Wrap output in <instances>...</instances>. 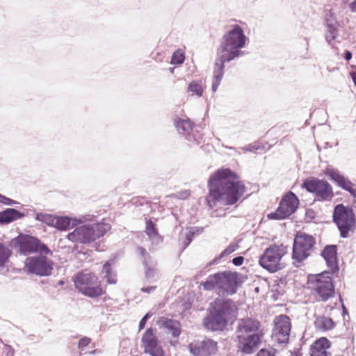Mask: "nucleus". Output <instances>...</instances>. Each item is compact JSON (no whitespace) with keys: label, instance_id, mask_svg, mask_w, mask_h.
Returning a JSON list of instances; mask_svg holds the SVG:
<instances>
[{"label":"nucleus","instance_id":"473e14b6","mask_svg":"<svg viewBox=\"0 0 356 356\" xmlns=\"http://www.w3.org/2000/svg\"><path fill=\"white\" fill-rule=\"evenodd\" d=\"M331 346V342L325 337H321L315 341L316 351H326Z\"/></svg>","mask_w":356,"mask_h":356},{"label":"nucleus","instance_id":"aec40b11","mask_svg":"<svg viewBox=\"0 0 356 356\" xmlns=\"http://www.w3.org/2000/svg\"><path fill=\"white\" fill-rule=\"evenodd\" d=\"M260 323L252 318H243L237 320L234 337H244L250 334H259L257 331Z\"/></svg>","mask_w":356,"mask_h":356},{"label":"nucleus","instance_id":"9d476101","mask_svg":"<svg viewBox=\"0 0 356 356\" xmlns=\"http://www.w3.org/2000/svg\"><path fill=\"white\" fill-rule=\"evenodd\" d=\"M74 286L86 296L94 298L104 293L98 277L93 273H79L76 275Z\"/></svg>","mask_w":356,"mask_h":356},{"label":"nucleus","instance_id":"4be33fe9","mask_svg":"<svg viewBox=\"0 0 356 356\" xmlns=\"http://www.w3.org/2000/svg\"><path fill=\"white\" fill-rule=\"evenodd\" d=\"M321 254L325 259L327 266L330 269L331 273H334L339 271V266L337 261V245H325Z\"/></svg>","mask_w":356,"mask_h":356},{"label":"nucleus","instance_id":"5701e85b","mask_svg":"<svg viewBox=\"0 0 356 356\" xmlns=\"http://www.w3.org/2000/svg\"><path fill=\"white\" fill-rule=\"evenodd\" d=\"M25 216L24 213H22L13 208H8L5 210L0 211V224L7 225L17 219L22 218Z\"/></svg>","mask_w":356,"mask_h":356},{"label":"nucleus","instance_id":"412c9836","mask_svg":"<svg viewBox=\"0 0 356 356\" xmlns=\"http://www.w3.org/2000/svg\"><path fill=\"white\" fill-rule=\"evenodd\" d=\"M325 173L339 187L348 191L353 197L356 198V189L353 188L354 184L341 174L339 170L332 168H327Z\"/></svg>","mask_w":356,"mask_h":356},{"label":"nucleus","instance_id":"bb28decb","mask_svg":"<svg viewBox=\"0 0 356 356\" xmlns=\"http://www.w3.org/2000/svg\"><path fill=\"white\" fill-rule=\"evenodd\" d=\"M145 232L152 240L161 241L156 227V224L152 220H146Z\"/></svg>","mask_w":356,"mask_h":356},{"label":"nucleus","instance_id":"c85d7f7f","mask_svg":"<svg viewBox=\"0 0 356 356\" xmlns=\"http://www.w3.org/2000/svg\"><path fill=\"white\" fill-rule=\"evenodd\" d=\"M145 267V274L147 279L153 278L156 274V262L154 259L145 261L143 264Z\"/></svg>","mask_w":356,"mask_h":356},{"label":"nucleus","instance_id":"f03ea898","mask_svg":"<svg viewBox=\"0 0 356 356\" xmlns=\"http://www.w3.org/2000/svg\"><path fill=\"white\" fill-rule=\"evenodd\" d=\"M248 38L243 29L235 24L232 29L224 34L220 46L217 49V57L215 60L212 91L216 92L224 75L225 63L245 55L241 49L245 46Z\"/></svg>","mask_w":356,"mask_h":356},{"label":"nucleus","instance_id":"f704fd0d","mask_svg":"<svg viewBox=\"0 0 356 356\" xmlns=\"http://www.w3.org/2000/svg\"><path fill=\"white\" fill-rule=\"evenodd\" d=\"M185 60L184 53L181 50H177L175 51L171 57V64L180 65L184 63Z\"/></svg>","mask_w":356,"mask_h":356},{"label":"nucleus","instance_id":"a211bd4d","mask_svg":"<svg viewBox=\"0 0 356 356\" xmlns=\"http://www.w3.org/2000/svg\"><path fill=\"white\" fill-rule=\"evenodd\" d=\"M234 341L238 352L250 355L253 353L259 347L261 342L259 334H249L244 337H234Z\"/></svg>","mask_w":356,"mask_h":356},{"label":"nucleus","instance_id":"393cba45","mask_svg":"<svg viewBox=\"0 0 356 356\" xmlns=\"http://www.w3.org/2000/svg\"><path fill=\"white\" fill-rule=\"evenodd\" d=\"M161 325L170 333L173 337H178L181 333L180 323L174 319L163 318L160 321Z\"/></svg>","mask_w":356,"mask_h":356},{"label":"nucleus","instance_id":"f257e3e1","mask_svg":"<svg viewBox=\"0 0 356 356\" xmlns=\"http://www.w3.org/2000/svg\"><path fill=\"white\" fill-rule=\"evenodd\" d=\"M209 193L207 201L210 207L222 202L225 205L236 203L245 192L244 183L229 168L218 170L209 179Z\"/></svg>","mask_w":356,"mask_h":356},{"label":"nucleus","instance_id":"e433bc0d","mask_svg":"<svg viewBox=\"0 0 356 356\" xmlns=\"http://www.w3.org/2000/svg\"><path fill=\"white\" fill-rule=\"evenodd\" d=\"M237 247L238 245L236 244L231 243L220 253L218 259H221L222 257L229 255L236 250Z\"/></svg>","mask_w":356,"mask_h":356},{"label":"nucleus","instance_id":"ea45409f","mask_svg":"<svg viewBox=\"0 0 356 356\" xmlns=\"http://www.w3.org/2000/svg\"><path fill=\"white\" fill-rule=\"evenodd\" d=\"M0 203L6 205H14L18 204L16 201L0 194Z\"/></svg>","mask_w":356,"mask_h":356},{"label":"nucleus","instance_id":"ddd939ff","mask_svg":"<svg viewBox=\"0 0 356 356\" xmlns=\"http://www.w3.org/2000/svg\"><path fill=\"white\" fill-rule=\"evenodd\" d=\"M299 205V200L293 192H288L282 197L278 208L275 212L268 214V219L281 220L284 219L293 214Z\"/></svg>","mask_w":356,"mask_h":356},{"label":"nucleus","instance_id":"cd10ccee","mask_svg":"<svg viewBox=\"0 0 356 356\" xmlns=\"http://www.w3.org/2000/svg\"><path fill=\"white\" fill-rule=\"evenodd\" d=\"M102 273L104 274V278L106 280L107 283L114 284L117 282L116 274L111 271V265L108 262L104 264Z\"/></svg>","mask_w":356,"mask_h":356},{"label":"nucleus","instance_id":"2eb2a0df","mask_svg":"<svg viewBox=\"0 0 356 356\" xmlns=\"http://www.w3.org/2000/svg\"><path fill=\"white\" fill-rule=\"evenodd\" d=\"M175 127L179 134L184 136L185 139L191 145H198L202 140L201 134L188 119H179L175 121Z\"/></svg>","mask_w":356,"mask_h":356},{"label":"nucleus","instance_id":"423d86ee","mask_svg":"<svg viewBox=\"0 0 356 356\" xmlns=\"http://www.w3.org/2000/svg\"><path fill=\"white\" fill-rule=\"evenodd\" d=\"M12 244L23 255L33 253L52 255L51 250L39 238L27 234H19L12 240Z\"/></svg>","mask_w":356,"mask_h":356},{"label":"nucleus","instance_id":"8fccbe9b","mask_svg":"<svg viewBox=\"0 0 356 356\" xmlns=\"http://www.w3.org/2000/svg\"><path fill=\"white\" fill-rule=\"evenodd\" d=\"M340 302H341L342 304V311H343V315H348V310L346 309V307H345V305H343V299L340 296Z\"/></svg>","mask_w":356,"mask_h":356},{"label":"nucleus","instance_id":"603ef678","mask_svg":"<svg viewBox=\"0 0 356 356\" xmlns=\"http://www.w3.org/2000/svg\"><path fill=\"white\" fill-rule=\"evenodd\" d=\"M350 76L354 82L355 86H356V70L352 71L350 72Z\"/></svg>","mask_w":356,"mask_h":356},{"label":"nucleus","instance_id":"a18cd8bd","mask_svg":"<svg viewBox=\"0 0 356 356\" xmlns=\"http://www.w3.org/2000/svg\"><path fill=\"white\" fill-rule=\"evenodd\" d=\"M244 261V257L242 256H238L232 259V264L236 266H239L243 264Z\"/></svg>","mask_w":356,"mask_h":356},{"label":"nucleus","instance_id":"4c0bfd02","mask_svg":"<svg viewBox=\"0 0 356 356\" xmlns=\"http://www.w3.org/2000/svg\"><path fill=\"white\" fill-rule=\"evenodd\" d=\"M137 251L138 254L142 257L143 264H145V261L153 260L154 259L149 255V253L147 252L146 250L143 247H138Z\"/></svg>","mask_w":356,"mask_h":356},{"label":"nucleus","instance_id":"20e7f679","mask_svg":"<svg viewBox=\"0 0 356 356\" xmlns=\"http://www.w3.org/2000/svg\"><path fill=\"white\" fill-rule=\"evenodd\" d=\"M241 276L236 272H219L209 275L202 284L204 290L215 291L219 296H231L236 293L243 282Z\"/></svg>","mask_w":356,"mask_h":356},{"label":"nucleus","instance_id":"6e6552de","mask_svg":"<svg viewBox=\"0 0 356 356\" xmlns=\"http://www.w3.org/2000/svg\"><path fill=\"white\" fill-rule=\"evenodd\" d=\"M287 248L281 245H270L260 256V266L270 273H275L282 268V258L286 254Z\"/></svg>","mask_w":356,"mask_h":356},{"label":"nucleus","instance_id":"09e8293b","mask_svg":"<svg viewBox=\"0 0 356 356\" xmlns=\"http://www.w3.org/2000/svg\"><path fill=\"white\" fill-rule=\"evenodd\" d=\"M352 56H353V54L350 51H348V50L345 51L343 58L346 60L349 61L352 58Z\"/></svg>","mask_w":356,"mask_h":356},{"label":"nucleus","instance_id":"f3484780","mask_svg":"<svg viewBox=\"0 0 356 356\" xmlns=\"http://www.w3.org/2000/svg\"><path fill=\"white\" fill-rule=\"evenodd\" d=\"M144 353L151 356H165L164 351L159 343L158 338L154 334L152 327L146 330L142 337Z\"/></svg>","mask_w":356,"mask_h":356},{"label":"nucleus","instance_id":"dca6fc26","mask_svg":"<svg viewBox=\"0 0 356 356\" xmlns=\"http://www.w3.org/2000/svg\"><path fill=\"white\" fill-rule=\"evenodd\" d=\"M274 323L273 334L275 339L280 343L288 342L291 330L290 318L286 315H280L275 318Z\"/></svg>","mask_w":356,"mask_h":356},{"label":"nucleus","instance_id":"c9c22d12","mask_svg":"<svg viewBox=\"0 0 356 356\" xmlns=\"http://www.w3.org/2000/svg\"><path fill=\"white\" fill-rule=\"evenodd\" d=\"M241 149L246 152H256L257 151L264 149V145H261L259 142H255L241 147Z\"/></svg>","mask_w":356,"mask_h":356},{"label":"nucleus","instance_id":"3c124183","mask_svg":"<svg viewBox=\"0 0 356 356\" xmlns=\"http://www.w3.org/2000/svg\"><path fill=\"white\" fill-rule=\"evenodd\" d=\"M350 8L353 12L356 13V0H354L350 4Z\"/></svg>","mask_w":356,"mask_h":356},{"label":"nucleus","instance_id":"c756f323","mask_svg":"<svg viewBox=\"0 0 356 356\" xmlns=\"http://www.w3.org/2000/svg\"><path fill=\"white\" fill-rule=\"evenodd\" d=\"M337 32L338 29L332 24V22L327 20V33L325 35V39L329 44H331L332 42L335 40Z\"/></svg>","mask_w":356,"mask_h":356},{"label":"nucleus","instance_id":"1a4fd4ad","mask_svg":"<svg viewBox=\"0 0 356 356\" xmlns=\"http://www.w3.org/2000/svg\"><path fill=\"white\" fill-rule=\"evenodd\" d=\"M314 295L317 301L326 302L334 295V286L331 273L324 271L310 280Z\"/></svg>","mask_w":356,"mask_h":356},{"label":"nucleus","instance_id":"58836bf2","mask_svg":"<svg viewBox=\"0 0 356 356\" xmlns=\"http://www.w3.org/2000/svg\"><path fill=\"white\" fill-rule=\"evenodd\" d=\"M275 350H267V349H261L258 353L257 356H276Z\"/></svg>","mask_w":356,"mask_h":356},{"label":"nucleus","instance_id":"9b49d317","mask_svg":"<svg viewBox=\"0 0 356 356\" xmlns=\"http://www.w3.org/2000/svg\"><path fill=\"white\" fill-rule=\"evenodd\" d=\"M332 217L340 232L341 237H349V232L353 230L356 222L353 209L342 204H337L334 207Z\"/></svg>","mask_w":356,"mask_h":356},{"label":"nucleus","instance_id":"7c9ffc66","mask_svg":"<svg viewBox=\"0 0 356 356\" xmlns=\"http://www.w3.org/2000/svg\"><path fill=\"white\" fill-rule=\"evenodd\" d=\"M56 216L45 213H38L35 215V220L54 227Z\"/></svg>","mask_w":356,"mask_h":356},{"label":"nucleus","instance_id":"79ce46f5","mask_svg":"<svg viewBox=\"0 0 356 356\" xmlns=\"http://www.w3.org/2000/svg\"><path fill=\"white\" fill-rule=\"evenodd\" d=\"M152 316V314L150 312L147 313L140 321L139 325H138V330L139 331L143 330L147 321V320Z\"/></svg>","mask_w":356,"mask_h":356},{"label":"nucleus","instance_id":"7ed1b4c3","mask_svg":"<svg viewBox=\"0 0 356 356\" xmlns=\"http://www.w3.org/2000/svg\"><path fill=\"white\" fill-rule=\"evenodd\" d=\"M237 307L230 299H216L211 303V309L204 318L203 325L211 331H222L229 321L236 318Z\"/></svg>","mask_w":356,"mask_h":356},{"label":"nucleus","instance_id":"39448f33","mask_svg":"<svg viewBox=\"0 0 356 356\" xmlns=\"http://www.w3.org/2000/svg\"><path fill=\"white\" fill-rule=\"evenodd\" d=\"M111 229L105 222H97L81 225L67 235V238L73 243L88 244L103 236Z\"/></svg>","mask_w":356,"mask_h":356},{"label":"nucleus","instance_id":"c03bdc74","mask_svg":"<svg viewBox=\"0 0 356 356\" xmlns=\"http://www.w3.org/2000/svg\"><path fill=\"white\" fill-rule=\"evenodd\" d=\"M190 195V191L188 190L182 191L179 193H177L175 196L181 200H186L187 199Z\"/></svg>","mask_w":356,"mask_h":356},{"label":"nucleus","instance_id":"f8f14e48","mask_svg":"<svg viewBox=\"0 0 356 356\" xmlns=\"http://www.w3.org/2000/svg\"><path fill=\"white\" fill-rule=\"evenodd\" d=\"M47 254L29 257L25 261V268L31 273L40 277L49 276L54 269V262Z\"/></svg>","mask_w":356,"mask_h":356},{"label":"nucleus","instance_id":"a878e982","mask_svg":"<svg viewBox=\"0 0 356 356\" xmlns=\"http://www.w3.org/2000/svg\"><path fill=\"white\" fill-rule=\"evenodd\" d=\"M314 325L317 330L327 331L333 329L335 323L333 320L329 317L319 316L316 318Z\"/></svg>","mask_w":356,"mask_h":356},{"label":"nucleus","instance_id":"72a5a7b5","mask_svg":"<svg viewBox=\"0 0 356 356\" xmlns=\"http://www.w3.org/2000/svg\"><path fill=\"white\" fill-rule=\"evenodd\" d=\"M188 92H191L192 95H196L201 97L203 93L202 86L197 81H191L188 86Z\"/></svg>","mask_w":356,"mask_h":356},{"label":"nucleus","instance_id":"49530a36","mask_svg":"<svg viewBox=\"0 0 356 356\" xmlns=\"http://www.w3.org/2000/svg\"><path fill=\"white\" fill-rule=\"evenodd\" d=\"M156 286H147V287H143L141 288V291L144 293H150L153 292L156 289Z\"/></svg>","mask_w":356,"mask_h":356},{"label":"nucleus","instance_id":"b1692460","mask_svg":"<svg viewBox=\"0 0 356 356\" xmlns=\"http://www.w3.org/2000/svg\"><path fill=\"white\" fill-rule=\"evenodd\" d=\"M81 222V221L76 218L56 216L54 227L60 230H67L77 226Z\"/></svg>","mask_w":356,"mask_h":356},{"label":"nucleus","instance_id":"864d4df0","mask_svg":"<svg viewBox=\"0 0 356 356\" xmlns=\"http://www.w3.org/2000/svg\"><path fill=\"white\" fill-rule=\"evenodd\" d=\"M63 284H64V281H63V280L59 281L60 285H63Z\"/></svg>","mask_w":356,"mask_h":356},{"label":"nucleus","instance_id":"2f4dec72","mask_svg":"<svg viewBox=\"0 0 356 356\" xmlns=\"http://www.w3.org/2000/svg\"><path fill=\"white\" fill-rule=\"evenodd\" d=\"M12 252L5 244L0 243V267L3 266L11 256Z\"/></svg>","mask_w":356,"mask_h":356},{"label":"nucleus","instance_id":"0eeeda50","mask_svg":"<svg viewBox=\"0 0 356 356\" xmlns=\"http://www.w3.org/2000/svg\"><path fill=\"white\" fill-rule=\"evenodd\" d=\"M316 240L305 232H298L294 237L292 259L298 263L307 259L314 251Z\"/></svg>","mask_w":356,"mask_h":356},{"label":"nucleus","instance_id":"6ab92c4d","mask_svg":"<svg viewBox=\"0 0 356 356\" xmlns=\"http://www.w3.org/2000/svg\"><path fill=\"white\" fill-rule=\"evenodd\" d=\"M218 349L217 342L210 339L196 341L188 345V350L193 356H211Z\"/></svg>","mask_w":356,"mask_h":356},{"label":"nucleus","instance_id":"a19ab883","mask_svg":"<svg viewBox=\"0 0 356 356\" xmlns=\"http://www.w3.org/2000/svg\"><path fill=\"white\" fill-rule=\"evenodd\" d=\"M192 240H193V233L188 232L187 234H186L184 239L182 242L183 250L186 248L188 246V245L191 243Z\"/></svg>","mask_w":356,"mask_h":356},{"label":"nucleus","instance_id":"37998d69","mask_svg":"<svg viewBox=\"0 0 356 356\" xmlns=\"http://www.w3.org/2000/svg\"><path fill=\"white\" fill-rule=\"evenodd\" d=\"M91 341V339L87 337H83V338H81L79 341V344H78V348L79 349H82L83 348H85L86 346H87Z\"/></svg>","mask_w":356,"mask_h":356},{"label":"nucleus","instance_id":"de8ad7c7","mask_svg":"<svg viewBox=\"0 0 356 356\" xmlns=\"http://www.w3.org/2000/svg\"><path fill=\"white\" fill-rule=\"evenodd\" d=\"M327 351H314L311 356H327Z\"/></svg>","mask_w":356,"mask_h":356},{"label":"nucleus","instance_id":"4468645a","mask_svg":"<svg viewBox=\"0 0 356 356\" xmlns=\"http://www.w3.org/2000/svg\"><path fill=\"white\" fill-rule=\"evenodd\" d=\"M302 186L308 192L315 194L318 201L328 200L333 197L332 188L326 181L312 178L305 180Z\"/></svg>","mask_w":356,"mask_h":356}]
</instances>
